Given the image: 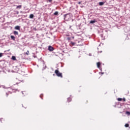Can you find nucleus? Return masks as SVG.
Returning a JSON list of instances; mask_svg holds the SVG:
<instances>
[{
  "instance_id": "nucleus-1",
  "label": "nucleus",
  "mask_w": 130,
  "mask_h": 130,
  "mask_svg": "<svg viewBox=\"0 0 130 130\" xmlns=\"http://www.w3.org/2000/svg\"><path fill=\"white\" fill-rule=\"evenodd\" d=\"M55 74L56 75L57 77H59L60 78H62V74L59 72L58 70H56L55 71Z\"/></svg>"
},
{
  "instance_id": "nucleus-2",
  "label": "nucleus",
  "mask_w": 130,
  "mask_h": 130,
  "mask_svg": "<svg viewBox=\"0 0 130 130\" xmlns=\"http://www.w3.org/2000/svg\"><path fill=\"white\" fill-rule=\"evenodd\" d=\"M14 72H15V73H18V72H19V71H20V67L19 66H16L15 67H14Z\"/></svg>"
},
{
  "instance_id": "nucleus-3",
  "label": "nucleus",
  "mask_w": 130,
  "mask_h": 130,
  "mask_svg": "<svg viewBox=\"0 0 130 130\" xmlns=\"http://www.w3.org/2000/svg\"><path fill=\"white\" fill-rule=\"evenodd\" d=\"M48 50L50 51H53V47H52L51 46H49L48 47Z\"/></svg>"
},
{
  "instance_id": "nucleus-4",
  "label": "nucleus",
  "mask_w": 130,
  "mask_h": 130,
  "mask_svg": "<svg viewBox=\"0 0 130 130\" xmlns=\"http://www.w3.org/2000/svg\"><path fill=\"white\" fill-rule=\"evenodd\" d=\"M97 67L99 69H100V66H101V63L100 62H98L96 63Z\"/></svg>"
},
{
  "instance_id": "nucleus-5",
  "label": "nucleus",
  "mask_w": 130,
  "mask_h": 130,
  "mask_svg": "<svg viewBox=\"0 0 130 130\" xmlns=\"http://www.w3.org/2000/svg\"><path fill=\"white\" fill-rule=\"evenodd\" d=\"M15 30H20V26H16L15 27Z\"/></svg>"
},
{
  "instance_id": "nucleus-6",
  "label": "nucleus",
  "mask_w": 130,
  "mask_h": 130,
  "mask_svg": "<svg viewBox=\"0 0 130 130\" xmlns=\"http://www.w3.org/2000/svg\"><path fill=\"white\" fill-rule=\"evenodd\" d=\"M11 58L13 60H17V58H16V56H12Z\"/></svg>"
},
{
  "instance_id": "nucleus-7",
  "label": "nucleus",
  "mask_w": 130,
  "mask_h": 130,
  "mask_svg": "<svg viewBox=\"0 0 130 130\" xmlns=\"http://www.w3.org/2000/svg\"><path fill=\"white\" fill-rule=\"evenodd\" d=\"M1 121L3 123L5 122V121H6V120L4 118H2L1 119Z\"/></svg>"
},
{
  "instance_id": "nucleus-8",
  "label": "nucleus",
  "mask_w": 130,
  "mask_h": 130,
  "mask_svg": "<svg viewBox=\"0 0 130 130\" xmlns=\"http://www.w3.org/2000/svg\"><path fill=\"white\" fill-rule=\"evenodd\" d=\"M95 22H96V20H91V21H90V24H94V23H95Z\"/></svg>"
},
{
  "instance_id": "nucleus-9",
  "label": "nucleus",
  "mask_w": 130,
  "mask_h": 130,
  "mask_svg": "<svg viewBox=\"0 0 130 130\" xmlns=\"http://www.w3.org/2000/svg\"><path fill=\"white\" fill-rule=\"evenodd\" d=\"M29 18H30V19H33V18H34V15H33V14H30V15H29Z\"/></svg>"
},
{
  "instance_id": "nucleus-10",
  "label": "nucleus",
  "mask_w": 130,
  "mask_h": 130,
  "mask_svg": "<svg viewBox=\"0 0 130 130\" xmlns=\"http://www.w3.org/2000/svg\"><path fill=\"white\" fill-rule=\"evenodd\" d=\"M11 38L12 40H15L16 38L14 36H11Z\"/></svg>"
},
{
  "instance_id": "nucleus-11",
  "label": "nucleus",
  "mask_w": 130,
  "mask_h": 130,
  "mask_svg": "<svg viewBox=\"0 0 130 130\" xmlns=\"http://www.w3.org/2000/svg\"><path fill=\"white\" fill-rule=\"evenodd\" d=\"M16 8L17 9H22V5L17 6Z\"/></svg>"
},
{
  "instance_id": "nucleus-12",
  "label": "nucleus",
  "mask_w": 130,
  "mask_h": 130,
  "mask_svg": "<svg viewBox=\"0 0 130 130\" xmlns=\"http://www.w3.org/2000/svg\"><path fill=\"white\" fill-rule=\"evenodd\" d=\"M14 35H18L19 33L17 31H14Z\"/></svg>"
},
{
  "instance_id": "nucleus-13",
  "label": "nucleus",
  "mask_w": 130,
  "mask_h": 130,
  "mask_svg": "<svg viewBox=\"0 0 130 130\" xmlns=\"http://www.w3.org/2000/svg\"><path fill=\"white\" fill-rule=\"evenodd\" d=\"M54 16H57L58 15V12L56 11L55 13H54Z\"/></svg>"
},
{
  "instance_id": "nucleus-14",
  "label": "nucleus",
  "mask_w": 130,
  "mask_h": 130,
  "mask_svg": "<svg viewBox=\"0 0 130 130\" xmlns=\"http://www.w3.org/2000/svg\"><path fill=\"white\" fill-rule=\"evenodd\" d=\"M71 101H72V98H69L68 99V102H71Z\"/></svg>"
},
{
  "instance_id": "nucleus-15",
  "label": "nucleus",
  "mask_w": 130,
  "mask_h": 130,
  "mask_svg": "<svg viewBox=\"0 0 130 130\" xmlns=\"http://www.w3.org/2000/svg\"><path fill=\"white\" fill-rule=\"evenodd\" d=\"M103 5H104V3H103V2H100L99 3V5L100 6H103Z\"/></svg>"
},
{
  "instance_id": "nucleus-16",
  "label": "nucleus",
  "mask_w": 130,
  "mask_h": 130,
  "mask_svg": "<svg viewBox=\"0 0 130 130\" xmlns=\"http://www.w3.org/2000/svg\"><path fill=\"white\" fill-rule=\"evenodd\" d=\"M24 54H26V55H29V50H27L26 52L24 53Z\"/></svg>"
},
{
  "instance_id": "nucleus-17",
  "label": "nucleus",
  "mask_w": 130,
  "mask_h": 130,
  "mask_svg": "<svg viewBox=\"0 0 130 130\" xmlns=\"http://www.w3.org/2000/svg\"><path fill=\"white\" fill-rule=\"evenodd\" d=\"M117 101H122V99L119 98L117 99Z\"/></svg>"
},
{
  "instance_id": "nucleus-18",
  "label": "nucleus",
  "mask_w": 130,
  "mask_h": 130,
  "mask_svg": "<svg viewBox=\"0 0 130 130\" xmlns=\"http://www.w3.org/2000/svg\"><path fill=\"white\" fill-rule=\"evenodd\" d=\"M125 127H128V126H129V124H128V123H126L125 124Z\"/></svg>"
},
{
  "instance_id": "nucleus-19",
  "label": "nucleus",
  "mask_w": 130,
  "mask_h": 130,
  "mask_svg": "<svg viewBox=\"0 0 130 130\" xmlns=\"http://www.w3.org/2000/svg\"><path fill=\"white\" fill-rule=\"evenodd\" d=\"M126 114H127V115H130V112L129 111H126Z\"/></svg>"
},
{
  "instance_id": "nucleus-20",
  "label": "nucleus",
  "mask_w": 130,
  "mask_h": 130,
  "mask_svg": "<svg viewBox=\"0 0 130 130\" xmlns=\"http://www.w3.org/2000/svg\"><path fill=\"white\" fill-rule=\"evenodd\" d=\"M67 40H72V38H71V37H68V38H67Z\"/></svg>"
},
{
  "instance_id": "nucleus-21",
  "label": "nucleus",
  "mask_w": 130,
  "mask_h": 130,
  "mask_svg": "<svg viewBox=\"0 0 130 130\" xmlns=\"http://www.w3.org/2000/svg\"><path fill=\"white\" fill-rule=\"evenodd\" d=\"M122 100L124 102H125V101H126V100L124 98L122 99Z\"/></svg>"
},
{
  "instance_id": "nucleus-22",
  "label": "nucleus",
  "mask_w": 130,
  "mask_h": 130,
  "mask_svg": "<svg viewBox=\"0 0 130 130\" xmlns=\"http://www.w3.org/2000/svg\"><path fill=\"white\" fill-rule=\"evenodd\" d=\"M71 43L72 45H75V43L71 42Z\"/></svg>"
},
{
  "instance_id": "nucleus-23",
  "label": "nucleus",
  "mask_w": 130,
  "mask_h": 130,
  "mask_svg": "<svg viewBox=\"0 0 130 130\" xmlns=\"http://www.w3.org/2000/svg\"><path fill=\"white\" fill-rule=\"evenodd\" d=\"M3 56V53H0V57H2Z\"/></svg>"
},
{
  "instance_id": "nucleus-24",
  "label": "nucleus",
  "mask_w": 130,
  "mask_h": 130,
  "mask_svg": "<svg viewBox=\"0 0 130 130\" xmlns=\"http://www.w3.org/2000/svg\"><path fill=\"white\" fill-rule=\"evenodd\" d=\"M6 96L8 97V96H9V93H8V92H7V93H6Z\"/></svg>"
},
{
  "instance_id": "nucleus-25",
  "label": "nucleus",
  "mask_w": 130,
  "mask_h": 130,
  "mask_svg": "<svg viewBox=\"0 0 130 130\" xmlns=\"http://www.w3.org/2000/svg\"><path fill=\"white\" fill-rule=\"evenodd\" d=\"M48 2H49V3H51V2H52V0H48Z\"/></svg>"
},
{
  "instance_id": "nucleus-26",
  "label": "nucleus",
  "mask_w": 130,
  "mask_h": 130,
  "mask_svg": "<svg viewBox=\"0 0 130 130\" xmlns=\"http://www.w3.org/2000/svg\"><path fill=\"white\" fill-rule=\"evenodd\" d=\"M66 36L69 37V36H71V35H70V34H68V35H66Z\"/></svg>"
},
{
  "instance_id": "nucleus-27",
  "label": "nucleus",
  "mask_w": 130,
  "mask_h": 130,
  "mask_svg": "<svg viewBox=\"0 0 130 130\" xmlns=\"http://www.w3.org/2000/svg\"><path fill=\"white\" fill-rule=\"evenodd\" d=\"M72 39H75V37H72Z\"/></svg>"
},
{
  "instance_id": "nucleus-28",
  "label": "nucleus",
  "mask_w": 130,
  "mask_h": 130,
  "mask_svg": "<svg viewBox=\"0 0 130 130\" xmlns=\"http://www.w3.org/2000/svg\"><path fill=\"white\" fill-rule=\"evenodd\" d=\"M18 84H19V83H16V85H18Z\"/></svg>"
},
{
  "instance_id": "nucleus-29",
  "label": "nucleus",
  "mask_w": 130,
  "mask_h": 130,
  "mask_svg": "<svg viewBox=\"0 0 130 130\" xmlns=\"http://www.w3.org/2000/svg\"><path fill=\"white\" fill-rule=\"evenodd\" d=\"M13 85H16V84H14Z\"/></svg>"
}]
</instances>
